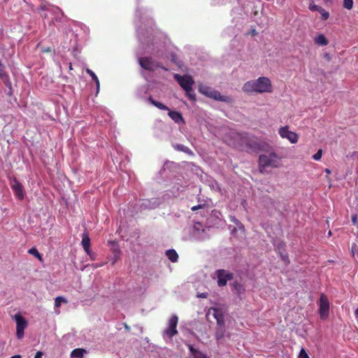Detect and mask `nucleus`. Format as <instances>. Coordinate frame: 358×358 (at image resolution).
I'll return each instance as SVG.
<instances>
[{
    "mask_svg": "<svg viewBox=\"0 0 358 358\" xmlns=\"http://www.w3.org/2000/svg\"><path fill=\"white\" fill-rule=\"evenodd\" d=\"M87 73L92 77V80L96 83L97 89L99 88V80L96 74L90 69H87Z\"/></svg>",
    "mask_w": 358,
    "mask_h": 358,
    "instance_id": "393cba45",
    "label": "nucleus"
},
{
    "mask_svg": "<svg viewBox=\"0 0 358 358\" xmlns=\"http://www.w3.org/2000/svg\"><path fill=\"white\" fill-rule=\"evenodd\" d=\"M11 187L15 194V196L20 199L22 200L24 196V187L16 179L14 178Z\"/></svg>",
    "mask_w": 358,
    "mask_h": 358,
    "instance_id": "2eb2a0df",
    "label": "nucleus"
},
{
    "mask_svg": "<svg viewBox=\"0 0 358 358\" xmlns=\"http://www.w3.org/2000/svg\"><path fill=\"white\" fill-rule=\"evenodd\" d=\"M62 303H66L67 301L62 296L56 297L55 299V307L59 308Z\"/></svg>",
    "mask_w": 358,
    "mask_h": 358,
    "instance_id": "b1692460",
    "label": "nucleus"
},
{
    "mask_svg": "<svg viewBox=\"0 0 358 358\" xmlns=\"http://www.w3.org/2000/svg\"><path fill=\"white\" fill-rule=\"evenodd\" d=\"M282 157L275 152H271L268 155H260L259 156V169L264 172L266 167L277 168L280 166Z\"/></svg>",
    "mask_w": 358,
    "mask_h": 358,
    "instance_id": "7ed1b4c3",
    "label": "nucleus"
},
{
    "mask_svg": "<svg viewBox=\"0 0 358 358\" xmlns=\"http://www.w3.org/2000/svg\"><path fill=\"white\" fill-rule=\"evenodd\" d=\"M2 81L4 83L6 86L8 88V91L7 92V94L8 96H11L13 94V88H12V84L9 79V76L8 74L4 75L3 77L0 78Z\"/></svg>",
    "mask_w": 358,
    "mask_h": 358,
    "instance_id": "f3484780",
    "label": "nucleus"
},
{
    "mask_svg": "<svg viewBox=\"0 0 358 358\" xmlns=\"http://www.w3.org/2000/svg\"><path fill=\"white\" fill-rule=\"evenodd\" d=\"M139 65L144 69L149 71H154L157 68H162V66L155 62L150 57H143L138 58Z\"/></svg>",
    "mask_w": 358,
    "mask_h": 358,
    "instance_id": "0eeeda50",
    "label": "nucleus"
},
{
    "mask_svg": "<svg viewBox=\"0 0 358 358\" xmlns=\"http://www.w3.org/2000/svg\"><path fill=\"white\" fill-rule=\"evenodd\" d=\"M199 90L201 94L216 101L223 102H229L231 101V99L229 96L221 95L218 91L207 85H199Z\"/></svg>",
    "mask_w": 358,
    "mask_h": 358,
    "instance_id": "39448f33",
    "label": "nucleus"
},
{
    "mask_svg": "<svg viewBox=\"0 0 358 358\" xmlns=\"http://www.w3.org/2000/svg\"><path fill=\"white\" fill-rule=\"evenodd\" d=\"M355 317L358 318V307L357 308V309L355 311Z\"/></svg>",
    "mask_w": 358,
    "mask_h": 358,
    "instance_id": "79ce46f5",
    "label": "nucleus"
},
{
    "mask_svg": "<svg viewBox=\"0 0 358 358\" xmlns=\"http://www.w3.org/2000/svg\"><path fill=\"white\" fill-rule=\"evenodd\" d=\"M233 287H234V289L236 291L237 294L240 296L243 294H244L245 292V288L243 287V286L240 284L239 282H234L233 283Z\"/></svg>",
    "mask_w": 358,
    "mask_h": 358,
    "instance_id": "412c9836",
    "label": "nucleus"
},
{
    "mask_svg": "<svg viewBox=\"0 0 358 358\" xmlns=\"http://www.w3.org/2000/svg\"><path fill=\"white\" fill-rule=\"evenodd\" d=\"M357 277H358V273H357Z\"/></svg>",
    "mask_w": 358,
    "mask_h": 358,
    "instance_id": "8fccbe9b",
    "label": "nucleus"
},
{
    "mask_svg": "<svg viewBox=\"0 0 358 358\" xmlns=\"http://www.w3.org/2000/svg\"><path fill=\"white\" fill-rule=\"evenodd\" d=\"M220 213L219 212H213L212 213L211 218H213L215 221H217Z\"/></svg>",
    "mask_w": 358,
    "mask_h": 358,
    "instance_id": "c9c22d12",
    "label": "nucleus"
},
{
    "mask_svg": "<svg viewBox=\"0 0 358 358\" xmlns=\"http://www.w3.org/2000/svg\"><path fill=\"white\" fill-rule=\"evenodd\" d=\"M27 252L29 255H34L36 258H37L40 262H42L41 255L38 252L36 248H31Z\"/></svg>",
    "mask_w": 358,
    "mask_h": 358,
    "instance_id": "4be33fe9",
    "label": "nucleus"
},
{
    "mask_svg": "<svg viewBox=\"0 0 358 358\" xmlns=\"http://www.w3.org/2000/svg\"><path fill=\"white\" fill-rule=\"evenodd\" d=\"M329 235H331V231H329Z\"/></svg>",
    "mask_w": 358,
    "mask_h": 358,
    "instance_id": "09e8293b",
    "label": "nucleus"
},
{
    "mask_svg": "<svg viewBox=\"0 0 358 358\" xmlns=\"http://www.w3.org/2000/svg\"><path fill=\"white\" fill-rule=\"evenodd\" d=\"M213 315V317L216 320L217 325L219 327H223L224 324V319L222 311L217 308H211L208 310L206 317L208 319L210 315Z\"/></svg>",
    "mask_w": 358,
    "mask_h": 358,
    "instance_id": "ddd939ff",
    "label": "nucleus"
},
{
    "mask_svg": "<svg viewBox=\"0 0 358 358\" xmlns=\"http://www.w3.org/2000/svg\"><path fill=\"white\" fill-rule=\"evenodd\" d=\"M43 353L40 351L37 352L35 355L34 358H42Z\"/></svg>",
    "mask_w": 358,
    "mask_h": 358,
    "instance_id": "ea45409f",
    "label": "nucleus"
},
{
    "mask_svg": "<svg viewBox=\"0 0 358 358\" xmlns=\"http://www.w3.org/2000/svg\"><path fill=\"white\" fill-rule=\"evenodd\" d=\"M194 358H208L205 354L202 353L199 350L196 352V355L194 356Z\"/></svg>",
    "mask_w": 358,
    "mask_h": 358,
    "instance_id": "f704fd0d",
    "label": "nucleus"
},
{
    "mask_svg": "<svg viewBox=\"0 0 358 358\" xmlns=\"http://www.w3.org/2000/svg\"><path fill=\"white\" fill-rule=\"evenodd\" d=\"M354 248H352V255H354V250H353Z\"/></svg>",
    "mask_w": 358,
    "mask_h": 358,
    "instance_id": "49530a36",
    "label": "nucleus"
},
{
    "mask_svg": "<svg viewBox=\"0 0 358 358\" xmlns=\"http://www.w3.org/2000/svg\"><path fill=\"white\" fill-rule=\"evenodd\" d=\"M278 253L285 266L289 264L288 254L285 248H278Z\"/></svg>",
    "mask_w": 358,
    "mask_h": 358,
    "instance_id": "dca6fc26",
    "label": "nucleus"
},
{
    "mask_svg": "<svg viewBox=\"0 0 358 358\" xmlns=\"http://www.w3.org/2000/svg\"><path fill=\"white\" fill-rule=\"evenodd\" d=\"M119 252H120V250L118 248H116L115 250H113V253H115V254H116Z\"/></svg>",
    "mask_w": 358,
    "mask_h": 358,
    "instance_id": "c03bdc74",
    "label": "nucleus"
},
{
    "mask_svg": "<svg viewBox=\"0 0 358 358\" xmlns=\"http://www.w3.org/2000/svg\"><path fill=\"white\" fill-rule=\"evenodd\" d=\"M322 155V150L320 149L317 150V152L315 155H313V158L315 160L318 161L321 159Z\"/></svg>",
    "mask_w": 358,
    "mask_h": 358,
    "instance_id": "7c9ffc66",
    "label": "nucleus"
},
{
    "mask_svg": "<svg viewBox=\"0 0 358 358\" xmlns=\"http://www.w3.org/2000/svg\"><path fill=\"white\" fill-rule=\"evenodd\" d=\"M86 352V350L84 349L76 348L71 351L70 355L71 358H83Z\"/></svg>",
    "mask_w": 358,
    "mask_h": 358,
    "instance_id": "a211bd4d",
    "label": "nucleus"
},
{
    "mask_svg": "<svg viewBox=\"0 0 358 358\" xmlns=\"http://www.w3.org/2000/svg\"><path fill=\"white\" fill-rule=\"evenodd\" d=\"M324 171H325V173H327V174L331 173V171H330V169H326L324 170Z\"/></svg>",
    "mask_w": 358,
    "mask_h": 358,
    "instance_id": "37998d69",
    "label": "nucleus"
},
{
    "mask_svg": "<svg viewBox=\"0 0 358 358\" xmlns=\"http://www.w3.org/2000/svg\"><path fill=\"white\" fill-rule=\"evenodd\" d=\"M354 1L353 0H343V8L351 10L353 7Z\"/></svg>",
    "mask_w": 358,
    "mask_h": 358,
    "instance_id": "a878e982",
    "label": "nucleus"
},
{
    "mask_svg": "<svg viewBox=\"0 0 358 358\" xmlns=\"http://www.w3.org/2000/svg\"><path fill=\"white\" fill-rule=\"evenodd\" d=\"M329 303L327 297L322 294L320 297L319 315L321 320H326L329 317Z\"/></svg>",
    "mask_w": 358,
    "mask_h": 358,
    "instance_id": "9d476101",
    "label": "nucleus"
},
{
    "mask_svg": "<svg viewBox=\"0 0 358 358\" xmlns=\"http://www.w3.org/2000/svg\"><path fill=\"white\" fill-rule=\"evenodd\" d=\"M243 91L246 93H271L273 91V86L271 80L265 76L259 77L256 80L246 82L243 86Z\"/></svg>",
    "mask_w": 358,
    "mask_h": 358,
    "instance_id": "f03ea898",
    "label": "nucleus"
},
{
    "mask_svg": "<svg viewBox=\"0 0 358 358\" xmlns=\"http://www.w3.org/2000/svg\"><path fill=\"white\" fill-rule=\"evenodd\" d=\"M352 222L354 225H356L358 222V215L357 214H355L352 216Z\"/></svg>",
    "mask_w": 358,
    "mask_h": 358,
    "instance_id": "e433bc0d",
    "label": "nucleus"
},
{
    "mask_svg": "<svg viewBox=\"0 0 358 358\" xmlns=\"http://www.w3.org/2000/svg\"><path fill=\"white\" fill-rule=\"evenodd\" d=\"M299 358H309L308 354L303 348H301L299 355Z\"/></svg>",
    "mask_w": 358,
    "mask_h": 358,
    "instance_id": "72a5a7b5",
    "label": "nucleus"
},
{
    "mask_svg": "<svg viewBox=\"0 0 358 358\" xmlns=\"http://www.w3.org/2000/svg\"><path fill=\"white\" fill-rule=\"evenodd\" d=\"M319 13L321 14V18L322 20H327L329 17V12L326 11L324 8L320 9Z\"/></svg>",
    "mask_w": 358,
    "mask_h": 358,
    "instance_id": "c756f323",
    "label": "nucleus"
},
{
    "mask_svg": "<svg viewBox=\"0 0 358 358\" xmlns=\"http://www.w3.org/2000/svg\"><path fill=\"white\" fill-rule=\"evenodd\" d=\"M166 255L172 262H176L178 261V255L175 250H168L166 252Z\"/></svg>",
    "mask_w": 358,
    "mask_h": 358,
    "instance_id": "6ab92c4d",
    "label": "nucleus"
},
{
    "mask_svg": "<svg viewBox=\"0 0 358 358\" xmlns=\"http://www.w3.org/2000/svg\"><path fill=\"white\" fill-rule=\"evenodd\" d=\"M201 208H202L201 205H197V206H194L192 207L191 209H192V211H196V210H197L199 209H201Z\"/></svg>",
    "mask_w": 358,
    "mask_h": 358,
    "instance_id": "58836bf2",
    "label": "nucleus"
},
{
    "mask_svg": "<svg viewBox=\"0 0 358 358\" xmlns=\"http://www.w3.org/2000/svg\"><path fill=\"white\" fill-rule=\"evenodd\" d=\"M174 78L185 92H188L192 90V85L194 84L193 78L188 75L180 76L179 74H176Z\"/></svg>",
    "mask_w": 358,
    "mask_h": 358,
    "instance_id": "1a4fd4ad",
    "label": "nucleus"
},
{
    "mask_svg": "<svg viewBox=\"0 0 358 358\" xmlns=\"http://www.w3.org/2000/svg\"><path fill=\"white\" fill-rule=\"evenodd\" d=\"M309 8L310 10L320 12V9H322L323 8H322L321 6H319L316 4H310L309 6Z\"/></svg>",
    "mask_w": 358,
    "mask_h": 358,
    "instance_id": "473e14b6",
    "label": "nucleus"
},
{
    "mask_svg": "<svg viewBox=\"0 0 358 358\" xmlns=\"http://www.w3.org/2000/svg\"><path fill=\"white\" fill-rule=\"evenodd\" d=\"M231 136L236 141V144L241 146H246L252 151H268L269 145L259 141L253 136H250L247 133L231 132Z\"/></svg>",
    "mask_w": 358,
    "mask_h": 358,
    "instance_id": "f257e3e1",
    "label": "nucleus"
},
{
    "mask_svg": "<svg viewBox=\"0 0 358 358\" xmlns=\"http://www.w3.org/2000/svg\"><path fill=\"white\" fill-rule=\"evenodd\" d=\"M81 243L82 246H90V237L86 234H83Z\"/></svg>",
    "mask_w": 358,
    "mask_h": 358,
    "instance_id": "bb28decb",
    "label": "nucleus"
},
{
    "mask_svg": "<svg viewBox=\"0 0 358 358\" xmlns=\"http://www.w3.org/2000/svg\"><path fill=\"white\" fill-rule=\"evenodd\" d=\"M278 134L282 138H287L291 143H296L299 140V136L294 131L289 130V127H280Z\"/></svg>",
    "mask_w": 358,
    "mask_h": 358,
    "instance_id": "f8f14e48",
    "label": "nucleus"
},
{
    "mask_svg": "<svg viewBox=\"0 0 358 358\" xmlns=\"http://www.w3.org/2000/svg\"><path fill=\"white\" fill-rule=\"evenodd\" d=\"M175 148L177 150L182 151L186 153H188L190 152V150L187 147L185 146L184 145H181V144H177L176 145H175Z\"/></svg>",
    "mask_w": 358,
    "mask_h": 358,
    "instance_id": "cd10ccee",
    "label": "nucleus"
},
{
    "mask_svg": "<svg viewBox=\"0 0 358 358\" xmlns=\"http://www.w3.org/2000/svg\"><path fill=\"white\" fill-rule=\"evenodd\" d=\"M315 43L316 44L320 45H327L329 43V41L327 38L324 36V34H319L315 38Z\"/></svg>",
    "mask_w": 358,
    "mask_h": 358,
    "instance_id": "aec40b11",
    "label": "nucleus"
},
{
    "mask_svg": "<svg viewBox=\"0 0 358 358\" xmlns=\"http://www.w3.org/2000/svg\"><path fill=\"white\" fill-rule=\"evenodd\" d=\"M13 319L16 322V336L18 339H21L24 336V331L27 327V322L20 313L15 315Z\"/></svg>",
    "mask_w": 358,
    "mask_h": 358,
    "instance_id": "6e6552de",
    "label": "nucleus"
},
{
    "mask_svg": "<svg viewBox=\"0 0 358 358\" xmlns=\"http://www.w3.org/2000/svg\"><path fill=\"white\" fill-rule=\"evenodd\" d=\"M43 52H51V49L50 48H48L46 49L43 50Z\"/></svg>",
    "mask_w": 358,
    "mask_h": 358,
    "instance_id": "a19ab883",
    "label": "nucleus"
},
{
    "mask_svg": "<svg viewBox=\"0 0 358 358\" xmlns=\"http://www.w3.org/2000/svg\"><path fill=\"white\" fill-rule=\"evenodd\" d=\"M178 324V317L176 315H173L169 320L168 327L164 331V336H167L169 338H172L173 336L178 334L177 327Z\"/></svg>",
    "mask_w": 358,
    "mask_h": 358,
    "instance_id": "423d86ee",
    "label": "nucleus"
},
{
    "mask_svg": "<svg viewBox=\"0 0 358 358\" xmlns=\"http://www.w3.org/2000/svg\"><path fill=\"white\" fill-rule=\"evenodd\" d=\"M84 251L90 256L91 260L95 259V253L92 251V248H83Z\"/></svg>",
    "mask_w": 358,
    "mask_h": 358,
    "instance_id": "c85d7f7f",
    "label": "nucleus"
},
{
    "mask_svg": "<svg viewBox=\"0 0 358 358\" xmlns=\"http://www.w3.org/2000/svg\"><path fill=\"white\" fill-rule=\"evenodd\" d=\"M224 335V331L222 328V327H220L217 329L216 333H215V338L217 341L221 340Z\"/></svg>",
    "mask_w": 358,
    "mask_h": 358,
    "instance_id": "5701e85b",
    "label": "nucleus"
},
{
    "mask_svg": "<svg viewBox=\"0 0 358 358\" xmlns=\"http://www.w3.org/2000/svg\"><path fill=\"white\" fill-rule=\"evenodd\" d=\"M189 350L192 355H193V357L196 355V352H197L198 351V350H196L195 348H194L192 345H189Z\"/></svg>",
    "mask_w": 358,
    "mask_h": 358,
    "instance_id": "4c0bfd02",
    "label": "nucleus"
},
{
    "mask_svg": "<svg viewBox=\"0 0 358 358\" xmlns=\"http://www.w3.org/2000/svg\"><path fill=\"white\" fill-rule=\"evenodd\" d=\"M201 297H204V298H205V297H206V295H205L204 294H201Z\"/></svg>",
    "mask_w": 358,
    "mask_h": 358,
    "instance_id": "de8ad7c7",
    "label": "nucleus"
},
{
    "mask_svg": "<svg viewBox=\"0 0 358 358\" xmlns=\"http://www.w3.org/2000/svg\"><path fill=\"white\" fill-rule=\"evenodd\" d=\"M186 92V96L192 101H196V96H195V94L194 93H192V89L190 90L188 92Z\"/></svg>",
    "mask_w": 358,
    "mask_h": 358,
    "instance_id": "2f4dec72",
    "label": "nucleus"
},
{
    "mask_svg": "<svg viewBox=\"0 0 358 358\" xmlns=\"http://www.w3.org/2000/svg\"><path fill=\"white\" fill-rule=\"evenodd\" d=\"M229 220L235 224L233 229H231V233L233 234L239 233L241 236H243L245 234V227L241 222L233 215L229 216Z\"/></svg>",
    "mask_w": 358,
    "mask_h": 358,
    "instance_id": "4468645a",
    "label": "nucleus"
},
{
    "mask_svg": "<svg viewBox=\"0 0 358 358\" xmlns=\"http://www.w3.org/2000/svg\"><path fill=\"white\" fill-rule=\"evenodd\" d=\"M10 358H21V356H20V355H15V356L11 357Z\"/></svg>",
    "mask_w": 358,
    "mask_h": 358,
    "instance_id": "a18cd8bd",
    "label": "nucleus"
},
{
    "mask_svg": "<svg viewBox=\"0 0 358 358\" xmlns=\"http://www.w3.org/2000/svg\"><path fill=\"white\" fill-rule=\"evenodd\" d=\"M215 274L217 278V285L219 287H224L227 281L231 280L234 278V273L224 269L217 270Z\"/></svg>",
    "mask_w": 358,
    "mask_h": 358,
    "instance_id": "9b49d317",
    "label": "nucleus"
},
{
    "mask_svg": "<svg viewBox=\"0 0 358 358\" xmlns=\"http://www.w3.org/2000/svg\"><path fill=\"white\" fill-rule=\"evenodd\" d=\"M148 101L157 107V108L163 110H169V116L176 122V123H180L182 122L184 123V119L182 116V114L178 111L175 110H170L169 108L162 103L157 101L155 100L151 96L148 98Z\"/></svg>",
    "mask_w": 358,
    "mask_h": 358,
    "instance_id": "20e7f679",
    "label": "nucleus"
}]
</instances>
